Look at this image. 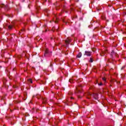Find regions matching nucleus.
Masks as SVG:
<instances>
[{"instance_id": "1", "label": "nucleus", "mask_w": 126, "mask_h": 126, "mask_svg": "<svg viewBox=\"0 0 126 126\" xmlns=\"http://www.w3.org/2000/svg\"><path fill=\"white\" fill-rule=\"evenodd\" d=\"M76 93H81V90H82V86L79 85L76 88Z\"/></svg>"}, {"instance_id": "2", "label": "nucleus", "mask_w": 126, "mask_h": 126, "mask_svg": "<svg viewBox=\"0 0 126 126\" xmlns=\"http://www.w3.org/2000/svg\"><path fill=\"white\" fill-rule=\"evenodd\" d=\"M91 54H92V52L90 51H85L84 56H87V57H90L91 56Z\"/></svg>"}, {"instance_id": "3", "label": "nucleus", "mask_w": 126, "mask_h": 126, "mask_svg": "<svg viewBox=\"0 0 126 126\" xmlns=\"http://www.w3.org/2000/svg\"><path fill=\"white\" fill-rule=\"evenodd\" d=\"M70 42H71V40L69 38H67L65 41V43H66V45H69V44H70Z\"/></svg>"}, {"instance_id": "4", "label": "nucleus", "mask_w": 126, "mask_h": 126, "mask_svg": "<svg viewBox=\"0 0 126 126\" xmlns=\"http://www.w3.org/2000/svg\"><path fill=\"white\" fill-rule=\"evenodd\" d=\"M85 96H88L87 98L88 99H90V96H91V93H88L85 94Z\"/></svg>"}, {"instance_id": "5", "label": "nucleus", "mask_w": 126, "mask_h": 126, "mask_svg": "<svg viewBox=\"0 0 126 126\" xmlns=\"http://www.w3.org/2000/svg\"><path fill=\"white\" fill-rule=\"evenodd\" d=\"M94 99H95V100H98V94H94Z\"/></svg>"}, {"instance_id": "6", "label": "nucleus", "mask_w": 126, "mask_h": 126, "mask_svg": "<svg viewBox=\"0 0 126 126\" xmlns=\"http://www.w3.org/2000/svg\"><path fill=\"white\" fill-rule=\"evenodd\" d=\"M82 56V53L81 52H79L78 55L77 56V58H81Z\"/></svg>"}, {"instance_id": "7", "label": "nucleus", "mask_w": 126, "mask_h": 126, "mask_svg": "<svg viewBox=\"0 0 126 126\" xmlns=\"http://www.w3.org/2000/svg\"><path fill=\"white\" fill-rule=\"evenodd\" d=\"M48 53H49V49L46 48L45 49V53L44 56H46V54H48Z\"/></svg>"}, {"instance_id": "8", "label": "nucleus", "mask_w": 126, "mask_h": 126, "mask_svg": "<svg viewBox=\"0 0 126 126\" xmlns=\"http://www.w3.org/2000/svg\"><path fill=\"white\" fill-rule=\"evenodd\" d=\"M97 83L99 86H102V85H103V84L101 82L100 83H98V82L96 81L95 84H97Z\"/></svg>"}, {"instance_id": "9", "label": "nucleus", "mask_w": 126, "mask_h": 126, "mask_svg": "<svg viewBox=\"0 0 126 126\" xmlns=\"http://www.w3.org/2000/svg\"><path fill=\"white\" fill-rule=\"evenodd\" d=\"M8 28L9 29V30H10L12 28H13V26L12 25H9Z\"/></svg>"}, {"instance_id": "10", "label": "nucleus", "mask_w": 126, "mask_h": 126, "mask_svg": "<svg viewBox=\"0 0 126 126\" xmlns=\"http://www.w3.org/2000/svg\"><path fill=\"white\" fill-rule=\"evenodd\" d=\"M46 103H47V99H43V104H46Z\"/></svg>"}, {"instance_id": "11", "label": "nucleus", "mask_w": 126, "mask_h": 126, "mask_svg": "<svg viewBox=\"0 0 126 126\" xmlns=\"http://www.w3.org/2000/svg\"><path fill=\"white\" fill-rule=\"evenodd\" d=\"M4 6H5V5L4 4H0V7H4Z\"/></svg>"}, {"instance_id": "12", "label": "nucleus", "mask_w": 126, "mask_h": 126, "mask_svg": "<svg viewBox=\"0 0 126 126\" xmlns=\"http://www.w3.org/2000/svg\"><path fill=\"white\" fill-rule=\"evenodd\" d=\"M102 80H103V81H104V82H106V78H105V77H103V78H102Z\"/></svg>"}, {"instance_id": "13", "label": "nucleus", "mask_w": 126, "mask_h": 126, "mask_svg": "<svg viewBox=\"0 0 126 126\" xmlns=\"http://www.w3.org/2000/svg\"><path fill=\"white\" fill-rule=\"evenodd\" d=\"M29 81H30L31 83H33V81L31 79H29Z\"/></svg>"}, {"instance_id": "14", "label": "nucleus", "mask_w": 126, "mask_h": 126, "mask_svg": "<svg viewBox=\"0 0 126 126\" xmlns=\"http://www.w3.org/2000/svg\"><path fill=\"white\" fill-rule=\"evenodd\" d=\"M90 63H93V60H92V58H90Z\"/></svg>"}, {"instance_id": "15", "label": "nucleus", "mask_w": 126, "mask_h": 126, "mask_svg": "<svg viewBox=\"0 0 126 126\" xmlns=\"http://www.w3.org/2000/svg\"><path fill=\"white\" fill-rule=\"evenodd\" d=\"M72 93L71 92H69L68 93V95H72Z\"/></svg>"}, {"instance_id": "16", "label": "nucleus", "mask_w": 126, "mask_h": 126, "mask_svg": "<svg viewBox=\"0 0 126 126\" xmlns=\"http://www.w3.org/2000/svg\"><path fill=\"white\" fill-rule=\"evenodd\" d=\"M5 81H6V79L4 78L3 83H4V82H5Z\"/></svg>"}, {"instance_id": "17", "label": "nucleus", "mask_w": 126, "mask_h": 126, "mask_svg": "<svg viewBox=\"0 0 126 126\" xmlns=\"http://www.w3.org/2000/svg\"><path fill=\"white\" fill-rule=\"evenodd\" d=\"M100 56H101V57L104 56V54H100Z\"/></svg>"}, {"instance_id": "18", "label": "nucleus", "mask_w": 126, "mask_h": 126, "mask_svg": "<svg viewBox=\"0 0 126 126\" xmlns=\"http://www.w3.org/2000/svg\"><path fill=\"white\" fill-rule=\"evenodd\" d=\"M55 23H58V20L55 21Z\"/></svg>"}, {"instance_id": "19", "label": "nucleus", "mask_w": 126, "mask_h": 126, "mask_svg": "<svg viewBox=\"0 0 126 126\" xmlns=\"http://www.w3.org/2000/svg\"><path fill=\"white\" fill-rule=\"evenodd\" d=\"M24 29H23V30H21V31H22V32H23V31H24Z\"/></svg>"}, {"instance_id": "20", "label": "nucleus", "mask_w": 126, "mask_h": 126, "mask_svg": "<svg viewBox=\"0 0 126 126\" xmlns=\"http://www.w3.org/2000/svg\"><path fill=\"white\" fill-rule=\"evenodd\" d=\"M124 67H122L121 69H123L124 68Z\"/></svg>"}, {"instance_id": "21", "label": "nucleus", "mask_w": 126, "mask_h": 126, "mask_svg": "<svg viewBox=\"0 0 126 126\" xmlns=\"http://www.w3.org/2000/svg\"><path fill=\"white\" fill-rule=\"evenodd\" d=\"M70 98H71V99H73V97H71Z\"/></svg>"}, {"instance_id": "22", "label": "nucleus", "mask_w": 126, "mask_h": 126, "mask_svg": "<svg viewBox=\"0 0 126 126\" xmlns=\"http://www.w3.org/2000/svg\"><path fill=\"white\" fill-rule=\"evenodd\" d=\"M69 82H71V80H69Z\"/></svg>"}, {"instance_id": "23", "label": "nucleus", "mask_w": 126, "mask_h": 126, "mask_svg": "<svg viewBox=\"0 0 126 126\" xmlns=\"http://www.w3.org/2000/svg\"><path fill=\"white\" fill-rule=\"evenodd\" d=\"M52 30H54V28H53Z\"/></svg>"}, {"instance_id": "24", "label": "nucleus", "mask_w": 126, "mask_h": 126, "mask_svg": "<svg viewBox=\"0 0 126 126\" xmlns=\"http://www.w3.org/2000/svg\"><path fill=\"white\" fill-rule=\"evenodd\" d=\"M20 33H21V32H20Z\"/></svg>"}, {"instance_id": "25", "label": "nucleus", "mask_w": 126, "mask_h": 126, "mask_svg": "<svg viewBox=\"0 0 126 126\" xmlns=\"http://www.w3.org/2000/svg\"><path fill=\"white\" fill-rule=\"evenodd\" d=\"M67 23H65V24H66Z\"/></svg>"}]
</instances>
